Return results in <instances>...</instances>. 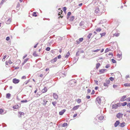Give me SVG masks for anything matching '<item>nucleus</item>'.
<instances>
[{"mask_svg":"<svg viewBox=\"0 0 130 130\" xmlns=\"http://www.w3.org/2000/svg\"><path fill=\"white\" fill-rule=\"evenodd\" d=\"M30 126V125L28 124H27L25 122L24 124L23 128L26 130H30L29 128Z\"/></svg>","mask_w":130,"mask_h":130,"instance_id":"obj_1","label":"nucleus"},{"mask_svg":"<svg viewBox=\"0 0 130 130\" xmlns=\"http://www.w3.org/2000/svg\"><path fill=\"white\" fill-rule=\"evenodd\" d=\"M96 102L98 105L100 104L101 103V100L100 97H98L96 98Z\"/></svg>","mask_w":130,"mask_h":130,"instance_id":"obj_2","label":"nucleus"},{"mask_svg":"<svg viewBox=\"0 0 130 130\" xmlns=\"http://www.w3.org/2000/svg\"><path fill=\"white\" fill-rule=\"evenodd\" d=\"M121 106V105L120 103H117L116 104L113 105L112 106V108L114 109H117L118 107Z\"/></svg>","mask_w":130,"mask_h":130,"instance_id":"obj_3","label":"nucleus"},{"mask_svg":"<svg viewBox=\"0 0 130 130\" xmlns=\"http://www.w3.org/2000/svg\"><path fill=\"white\" fill-rule=\"evenodd\" d=\"M100 11L99 10V8H96L95 11V13L97 15H99L101 14V13H100Z\"/></svg>","mask_w":130,"mask_h":130,"instance_id":"obj_4","label":"nucleus"},{"mask_svg":"<svg viewBox=\"0 0 130 130\" xmlns=\"http://www.w3.org/2000/svg\"><path fill=\"white\" fill-rule=\"evenodd\" d=\"M12 82L16 84L19 82L20 80L19 79H17L15 78H14L13 79Z\"/></svg>","mask_w":130,"mask_h":130,"instance_id":"obj_5","label":"nucleus"},{"mask_svg":"<svg viewBox=\"0 0 130 130\" xmlns=\"http://www.w3.org/2000/svg\"><path fill=\"white\" fill-rule=\"evenodd\" d=\"M126 96H124L122 97L121 98L120 101H123L125 100H126Z\"/></svg>","mask_w":130,"mask_h":130,"instance_id":"obj_6","label":"nucleus"},{"mask_svg":"<svg viewBox=\"0 0 130 130\" xmlns=\"http://www.w3.org/2000/svg\"><path fill=\"white\" fill-rule=\"evenodd\" d=\"M80 107L79 105H77L74 106L72 109L73 110H75L77 109Z\"/></svg>","mask_w":130,"mask_h":130,"instance_id":"obj_7","label":"nucleus"},{"mask_svg":"<svg viewBox=\"0 0 130 130\" xmlns=\"http://www.w3.org/2000/svg\"><path fill=\"white\" fill-rule=\"evenodd\" d=\"M122 116V114L120 113H119L117 115V117L118 118H121Z\"/></svg>","mask_w":130,"mask_h":130,"instance_id":"obj_8","label":"nucleus"},{"mask_svg":"<svg viewBox=\"0 0 130 130\" xmlns=\"http://www.w3.org/2000/svg\"><path fill=\"white\" fill-rule=\"evenodd\" d=\"M53 96L54 99H55L56 100H57L58 99V96L56 94L54 93Z\"/></svg>","mask_w":130,"mask_h":130,"instance_id":"obj_9","label":"nucleus"},{"mask_svg":"<svg viewBox=\"0 0 130 130\" xmlns=\"http://www.w3.org/2000/svg\"><path fill=\"white\" fill-rule=\"evenodd\" d=\"M120 123V122L119 121H117L115 122L114 125L115 127H117Z\"/></svg>","mask_w":130,"mask_h":130,"instance_id":"obj_10","label":"nucleus"},{"mask_svg":"<svg viewBox=\"0 0 130 130\" xmlns=\"http://www.w3.org/2000/svg\"><path fill=\"white\" fill-rule=\"evenodd\" d=\"M66 111V110L64 109L59 112V114L60 115H62Z\"/></svg>","mask_w":130,"mask_h":130,"instance_id":"obj_11","label":"nucleus"},{"mask_svg":"<svg viewBox=\"0 0 130 130\" xmlns=\"http://www.w3.org/2000/svg\"><path fill=\"white\" fill-rule=\"evenodd\" d=\"M47 90V89L46 87H45L44 89L42 90V92L43 93H44L46 92Z\"/></svg>","mask_w":130,"mask_h":130,"instance_id":"obj_12","label":"nucleus"},{"mask_svg":"<svg viewBox=\"0 0 130 130\" xmlns=\"http://www.w3.org/2000/svg\"><path fill=\"white\" fill-rule=\"evenodd\" d=\"M11 22V20L10 19H9L6 22V23L7 24H10Z\"/></svg>","mask_w":130,"mask_h":130,"instance_id":"obj_13","label":"nucleus"},{"mask_svg":"<svg viewBox=\"0 0 130 130\" xmlns=\"http://www.w3.org/2000/svg\"><path fill=\"white\" fill-rule=\"evenodd\" d=\"M57 58L56 57L55 58H54L53 60H52L51 61V62H52V63L54 62H55L56 61H57Z\"/></svg>","mask_w":130,"mask_h":130,"instance_id":"obj_14","label":"nucleus"},{"mask_svg":"<svg viewBox=\"0 0 130 130\" xmlns=\"http://www.w3.org/2000/svg\"><path fill=\"white\" fill-rule=\"evenodd\" d=\"M10 96L11 94L10 93H7L6 94V98H7L9 99L10 97Z\"/></svg>","mask_w":130,"mask_h":130,"instance_id":"obj_15","label":"nucleus"},{"mask_svg":"<svg viewBox=\"0 0 130 130\" xmlns=\"http://www.w3.org/2000/svg\"><path fill=\"white\" fill-rule=\"evenodd\" d=\"M106 70V69H102L100 71V73H104Z\"/></svg>","mask_w":130,"mask_h":130,"instance_id":"obj_16","label":"nucleus"},{"mask_svg":"<svg viewBox=\"0 0 130 130\" xmlns=\"http://www.w3.org/2000/svg\"><path fill=\"white\" fill-rule=\"evenodd\" d=\"M70 55V53H69V52H68L67 53L66 55V56H65V57L66 58H68V57Z\"/></svg>","mask_w":130,"mask_h":130,"instance_id":"obj_17","label":"nucleus"},{"mask_svg":"<svg viewBox=\"0 0 130 130\" xmlns=\"http://www.w3.org/2000/svg\"><path fill=\"white\" fill-rule=\"evenodd\" d=\"M124 86L126 87H129L130 86V83H125L124 84Z\"/></svg>","mask_w":130,"mask_h":130,"instance_id":"obj_18","label":"nucleus"},{"mask_svg":"<svg viewBox=\"0 0 130 130\" xmlns=\"http://www.w3.org/2000/svg\"><path fill=\"white\" fill-rule=\"evenodd\" d=\"M124 123H121L120 124L119 126L122 127H123L124 126Z\"/></svg>","mask_w":130,"mask_h":130,"instance_id":"obj_19","label":"nucleus"},{"mask_svg":"<svg viewBox=\"0 0 130 130\" xmlns=\"http://www.w3.org/2000/svg\"><path fill=\"white\" fill-rule=\"evenodd\" d=\"M43 104L45 105L46 104L47 102V101H46L45 100H43Z\"/></svg>","mask_w":130,"mask_h":130,"instance_id":"obj_20","label":"nucleus"},{"mask_svg":"<svg viewBox=\"0 0 130 130\" xmlns=\"http://www.w3.org/2000/svg\"><path fill=\"white\" fill-rule=\"evenodd\" d=\"M19 106L18 105H15L14 106H13V108L14 109H17L18 108Z\"/></svg>","mask_w":130,"mask_h":130,"instance_id":"obj_21","label":"nucleus"},{"mask_svg":"<svg viewBox=\"0 0 130 130\" xmlns=\"http://www.w3.org/2000/svg\"><path fill=\"white\" fill-rule=\"evenodd\" d=\"M4 111L3 109H0V114H3V113Z\"/></svg>","mask_w":130,"mask_h":130,"instance_id":"obj_22","label":"nucleus"},{"mask_svg":"<svg viewBox=\"0 0 130 130\" xmlns=\"http://www.w3.org/2000/svg\"><path fill=\"white\" fill-rule=\"evenodd\" d=\"M103 118L104 117L103 116H101L99 117V120H102L103 119Z\"/></svg>","mask_w":130,"mask_h":130,"instance_id":"obj_23","label":"nucleus"},{"mask_svg":"<svg viewBox=\"0 0 130 130\" xmlns=\"http://www.w3.org/2000/svg\"><path fill=\"white\" fill-rule=\"evenodd\" d=\"M40 95V94H39V93L38 92V93H37V94H35L34 95V97H38Z\"/></svg>","mask_w":130,"mask_h":130,"instance_id":"obj_24","label":"nucleus"},{"mask_svg":"<svg viewBox=\"0 0 130 130\" xmlns=\"http://www.w3.org/2000/svg\"><path fill=\"white\" fill-rule=\"evenodd\" d=\"M32 11H31V13H29V16L31 18L32 17Z\"/></svg>","mask_w":130,"mask_h":130,"instance_id":"obj_25","label":"nucleus"},{"mask_svg":"<svg viewBox=\"0 0 130 130\" xmlns=\"http://www.w3.org/2000/svg\"><path fill=\"white\" fill-rule=\"evenodd\" d=\"M81 101V100L80 99H78L77 100V102L78 103H80Z\"/></svg>","mask_w":130,"mask_h":130,"instance_id":"obj_26","label":"nucleus"},{"mask_svg":"<svg viewBox=\"0 0 130 130\" xmlns=\"http://www.w3.org/2000/svg\"><path fill=\"white\" fill-rule=\"evenodd\" d=\"M20 6V4L19 3H18L17 6V10H19V7Z\"/></svg>","mask_w":130,"mask_h":130,"instance_id":"obj_27","label":"nucleus"},{"mask_svg":"<svg viewBox=\"0 0 130 130\" xmlns=\"http://www.w3.org/2000/svg\"><path fill=\"white\" fill-rule=\"evenodd\" d=\"M68 124L67 123H64L62 125L63 127H65Z\"/></svg>","mask_w":130,"mask_h":130,"instance_id":"obj_28","label":"nucleus"},{"mask_svg":"<svg viewBox=\"0 0 130 130\" xmlns=\"http://www.w3.org/2000/svg\"><path fill=\"white\" fill-rule=\"evenodd\" d=\"M101 29L99 28L96 29V31L97 32H100L101 31Z\"/></svg>","mask_w":130,"mask_h":130,"instance_id":"obj_29","label":"nucleus"},{"mask_svg":"<svg viewBox=\"0 0 130 130\" xmlns=\"http://www.w3.org/2000/svg\"><path fill=\"white\" fill-rule=\"evenodd\" d=\"M6 0H2L1 2V5H3V3L5 2Z\"/></svg>","mask_w":130,"mask_h":130,"instance_id":"obj_30","label":"nucleus"},{"mask_svg":"<svg viewBox=\"0 0 130 130\" xmlns=\"http://www.w3.org/2000/svg\"><path fill=\"white\" fill-rule=\"evenodd\" d=\"M127 103L126 102H124L123 103H122L121 105L122 106H124L126 105Z\"/></svg>","mask_w":130,"mask_h":130,"instance_id":"obj_31","label":"nucleus"},{"mask_svg":"<svg viewBox=\"0 0 130 130\" xmlns=\"http://www.w3.org/2000/svg\"><path fill=\"white\" fill-rule=\"evenodd\" d=\"M100 66V63H98L96 64V68L98 69Z\"/></svg>","mask_w":130,"mask_h":130,"instance_id":"obj_32","label":"nucleus"},{"mask_svg":"<svg viewBox=\"0 0 130 130\" xmlns=\"http://www.w3.org/2000/svg\"><path fill=\"white\" fill-rule=\"evenodd\" d=\"M37 12H35L33 13V16H34L35 17H36L37 16V14H36Z\"/></svg>","mask_w":130,"mask_h":130,"instance_id":"obj_33","label":"nucleus"},{"mask_svg":"<svg viewBox=\"0 0 130 130\" xmlns=\"http://www.w3.org/2000/svg\"><path fill=\"white\" fill-rule=\"evenodd\" d=\"M109 51H110V49H108V48H107L105 50V53H107V52H108Z\"/></svg>","mask_w":130,"mask_h":130,"instance_id":"obj_34","label":"nucleus"},{"mask_svg":"<svg viewBox=\"0 0 130 130\" xmlns=\"http://www.w3.org/2000/svg\"><path fill=\"white\" fill-rule=\"evenodd\" d=\"M27 102V101L26 100H22V101H21V102L22 103H26V102Z\"/></svg>","mask_w":130,"mask_h":130,"instance_id":"obj_35","label":"nucleus"},{"mask_svg":"<svg viewBox=\"0 0 130 130\" xmlns=\"http://www.w3.org/2000/svg\"><path fill=\"white\" fill-rule=\"evenodd\" d=\"M33 55L36 57L38 55L37 53L36 52H34V53L33 54Z\"/></svg>","mask_w":130,"mask_h":130,"instance_id":"obj_36","label":"nucleus"},{"mask_svg":"<svg viewBox=\"0 0 130 130\" xmlns=\"http://www.w3.org/2000/svg\"><path fill=\"white\" fill-rule=\"evenodd\" d=\"M74 19V17L72 16L70 18V20L71 21H73Z\"/></svg>","mask_w":130,"mask_h":130,"instance_id":"obj_37","label":"nucleus"},{"mask_svg":"<svg viewBox=\"0 0 130 130\" xmlns=\"http://www.w3.org/2000/svg\"><path fill=\"white\" fill-rule=\"evenodd\" d=\"M114 35L116 37H118L119 36V34L118 33H115L114 34Z\"/></svg>","mask_w":130,"mask_h":130,"instance_id":"obj_38","label":"nucleus"},{"mask_svg":"<svg viewBox=\"0 0 130 130\" xmlns=\"http://www.w3.org/2000/svg\"><path fill=\"white\" fill-rule=\"evenodd\" d=\"M100 50V49H97L96 50L93 51V52H98V51H99Z\"/></svg>","mask_w":130,"mask_h":130,"instance_id":"obj_39","label":"nucleus"},{"mask_svg":"<svg viewBox=\"0 0 130 130\" xmlns=\"http://www.w3.org/2000/svg\"><path fill=\"white\" fill-rule=\"evenodd\" d=\"M92 35L91 34H90L88 36V38L90 39V38L91 36Z\"/></svg>","mask_w":130,"mask_h":130,"instance_id":"obj_40","label":"nucleus"},{"mask_svg":"<svg viewBox=\"0 0 130 130\" xmlns=\"http://www.w3.org/2000/svg\"><path fill=\"white\" fill-rule=\"evenodd\" d=\"M56 102H52V104L54 106H55L56 105Z\"/></svg>","mask_w":130,"mask_h":130,"instance_id":"obj_41","label":"nucleus"},{"mask_svg":"<svg viewBox=\"0 0 130 130\" xmlns=\"http://www.w3.org/2000/svg\"><path fill=\"white\" fill-rule=\"evenodd\" d=\"M110 80H107L106 82V83L108 85L110 83Z\"/></svg>","mask_w":130,"mask_h":130,"instance_id":"obj_42","label":"nucleus"},{"mask_svg":"<svg viewBox=\"0 0 130 130\" xmlns=\"http://www.w3.org/2000/svg\"><path fill=\"white\" fill-rule=\"evenodd\" d=\"M111 61L113 63H114L116 62V61L113 59H111Z\"/></svg>","mask_w":130,"mask_h":130,"instance_id":"obj_43","label":"nucleus"},{"mask_svg":"<svg viewBox=\"0 0 130 130\" xmlns=\"http://www.w3.org/2000/svg\"><path fill=\"white\" fill-rule=\"evenodd\" d=\"M50 47H47L46 48V50L47 51H48L50 50Z\"/></svg>","mask_w":130,"mask_h":130,"instance_id":"obj_44","label":"nucleus"},{"mask_svg":"<svg viewBox=\"0 0 130 130\" xmlns=\"http://www.w3.org/2000/svg\"><path fill=\"white\" fill-rule=\"evenodd\" d=\"M126 100L127 101H130V97L126 99Z\"/></svg>","mask_w":130,"mask_h":130,"instance_id":"obj_45","label":"nucleus"},{"mask_svg":"<svg viewBox=\"0 0 130 130\" xmlns=\"http://www.w3.org/2000/svg\"><path fill=\"white\" fill-rule=\"evenodd\" d=\"M83 38H80L79 39V40L80 41V42H81L83 40Z\"/></svg>","mask_w":130,"mask_h":130,"instance_id":"obj_46","label":"nucleus"},{"mask_svg":"<svg viewBox=\"0 0 130 130\" xmlns=\"http://www.w3.org/2000/svg\"><path fill=\"white\" fill-rule=\"evenodd\" d=\"M28 58H26V59H25L24 60V62H25V63H26V62L28 60Z\"/></svg>","mask_w":130,"mask_h":130,"instance_id":"obj_47","label":"nucleus"},{"mask_svg":"<svg viewBox=\"0 0 130 130\" xmlns=\"http://www.w3.org/2000/svg\"><path fill=\"white\" fill-rule=\"evenodd\" d=\"M10 37H7L6 38V40L7 41H8L10 39Z\"/></svg>","mask_w":130,"mask_h":130,"instance_id":"obj_48","label":"nucleus"},{"mask_svg":"<svg viewBox=\"0 0 130 130\" xmlns=\"http://www.w3.org/2000/svg\"><path fill=\"white\" fill-rule=\"evenodd\" d=\"M26 78V77L25 76H23L22 77V79H25Z\"/></svg>","mask_w":130,"mask_h":130,"instance_id":"obj_49","label":"nucleus"},{"mask_svg":"<svg viewBox=\"0 0 130 130\" xmlns=\"http://www.w3.org/2000/svg\"><path fill=\"white\" fill-rule=\"evenodd\" d=\"M71 14V13L70 12H69L68 13L67 15L68 17Z\"/></svg>","mask_w":130,"mask_h":130,"instance_id":"obj_50","label":"nucleus"},{"mask_svg":"<svg viewBox=\"0 0 130 130\" xmlns=\"http://www.w3.org/2000/svg\"><path fill=\"white\" fill-rule=\"evenodd\" d=\"M66 9H67V8H66V7H64L63 8V10L64 12H65L66 11Z\"/></svg>","mask_w":130,"mask_h":130,"instance_id":"obj_51","label":"nucleus"},{"mask_svg":"<svg viewBox=\"0 0 130 130\" xmlns=\"http://www.w3.org/2000/svg\"><path fill=\"white\" fill-rule=\"evenodd\" d=\"M29 79H28V80L26 81L24 83H25V84H27L29 82Z\"/></svg>","mask_w":130,"mask_h":130,"instance_id":"obj_52","label":"nucleus"},{"mask_svg":"<svg viewBox=\"0 0 130 130\" xmlns=\"http://www.w3.org/2000/svg\"><path fill=\"white\" fill-rule=\"evenodd\" d=\"M109 79L111 81H112L114 80V78L113 77H111L109 78Z\"/></svg>","mask_w":130,"mask_h":130,"instance_id":"obj_53","label":"nucleus"},{"mask_svg":"<svg viewBox=\"0 0 130 130\" xmlns=\"http://www.w3.org/2000/svg\"><path fill=\"white\" fill-rule=\"evenodd\" d=\"M76 43L77 44H79V43L80 42L79 40H77L76 41Z\"/></svg>","mask_w":130,"mask_h":130,"instance_id":"obj_54","label":"nucleus"},{"mask_svg":"<svg viewBox=\"0 0 130 130\" xmlns=\"http://www.w3.org/2000/svg\"><path fill=\"white\" fill-rule=\"evenodd\" d=\"M104 85L105 86H107V87L108 86V85L106 83H104Z\"/></svg>","mask_w":130,"mask_h":130,"instance_id":"obj_55","label":"nucleus"},{"mask_svg":"<svg viewBox=\"0 0 130 130\" xmlns=\"http://www.w3.org/2000/svg\"><path fill=\"white\" fill-rule=\"evenodd\" d=\"M32 105L31 104H30L29 105V108L30 109H31L32 108H31L32 107Z\"/></svg>","mask_w":130,"mask_h":130,"instance_id":"obj_56","label":"nucleus"},{"mask_svg":"<svg viewBox=\"0 0 130 130\" xmlns=\"http://www.w3.org/2000/svg\"><path fill=\"white\" fill-rule=\"evenodd\" d=\"M105 34V33H102V34H100V35H101V37L104 36Z\"/></svg>","mask_w":130,"mask_h":130,"instance_id":"obj_57","label":"nucleus"},{"mask_svg":"<svg viewBox=\"0 0 130 130\" xmlns=\"http://www.w3.org/2000/svg\"><path fill=\"white\" fill-rule=\"evenodd\" d=\"M19 113L21 115H23L24 114V113L23 112H19Z\"/></svg>","mask_w":130,"mask_h":130,"instance_id":"obj_58","label":"nucleus"},{"mask_svg":"<svg viewBox=\"0 0 130 130\" xmlns=\"http://www.w3.org/2000/svg\"><path fill=\"white\" fill-rule=\"evenodd\" d=\"M84 22H81L79 24L80 26H82L83 25Z\"/></svg>","mask_w":130,"mask_h":130,"instance_id":"obj_59","label":"nucleus"},{"mask_svg":"<svg viewBox=\"0 0 130 130\" xmlns=\"http://www.w3.org/2000/svg\"><path fill=\"white\" fill-rule=\"evenodd\" d=\"M79 52L78 51L77 52L76 55V56H78L79 55Z\"/></svg>","mask_w":130,"mask_h":130,"instance_id":"obj_60","label":"nucleus"},{"mask_svg":"<svg viewBox=\"0 0 130 130\" xmlns=\"http://www.w3.org/2000/svg\"><path fill=\"white\" fill-rule=\"evenodd\" d=\"M117 85H113V87L114 88H116L117 87Z\"/></svg>","mask_w":130,"mask_h":130,"instance_id":"obj_61","label":"nucleus"},{"mask_svg":"<svg viewBox=\"0 0 130 130\" xmlns=\"http://www.w3.org/2000/svg\"><path fill=\"white\" fill-rule=\"evenodd\" d=\"M127 107L130 108V103H128L127 105Z\"/></svg>","mask_w":130,"mask_h":130,"instance_id":"obj_62","label":"nucleus"},{"mask_svg":"<svg viewBox=\"0 0 130 130\" xmlns=\"http://www.w3.org/2000/svg\"><path fill=\"white\" fill-rule=\"evenodd\" d=\"M38 43H37L34 46V48H36V47L37 45H38Z\"/></svg>","mask_w":130,"mask_h":130,"instance_id":"obj_63","label":"nucleus"},{"mask_svg":"<svg viewBox=\"0 0 130 130\" xmlns=\"http://www.w3.org/2000/svg\"><path fill=\"white\" fill-rule=\"evenodd\" d=\"M27 56V55L26 54L23 57V59H24L25 57H26Z\"/></svg>","mask_w":130,"mask_h":130,"instance_id":"obj_64","label":"nucleus"}]
</instances>
